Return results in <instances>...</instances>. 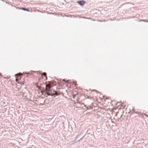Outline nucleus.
Returning <instances> with one entry per match:
<instances>
[{
    "mask_svg": "<svg viewBox=\"0 0 148 148\" xmlns=\"http://www.w3.org/2000/svg\"><path fill=\"white\" fill-rule=\"evenodd\" d=\"M46 93L48 95L53 96L55 94H56L57 92L51 89Z\"/></svg>",
    "mask_w": 148,
    "mask_h": 148,
    "instance_id": "obj_1",
    "label": "nucleus"
},
{
    "mask_svg": "<svg viewBox=\"0 0 148 148\" xmlns=\"http://www.w3.org/2000/svg\"><path fill=\"white\" fill-rule=\"evenodd\" d=\"M51 90V86L49 84H47L46 85L45 90L46 93Z\"/></svg>",
    "mask_w": 148,
    "mask_h": 148,
    "instance_id": "obj_2",
    "label": "nucleus"
},
{
    "mask_svg": "<svg viewBox=\"0 0 148 148\" xmlns=\"http://www.w3.org/2000/svg\"><path fill=\"white\" fill-rule=\"evenodd\" d=\"M77 3L80 4L81 5H83L85 3V2L84 1H77Z\"/></svg>",
    "mask_w": 148,
    "mask_h": 148,
    "instance_id": "obj_3",
    "label": "nucleus"
},
{
    "mask_svg": "<svg viewBox=\"0 0 148 148\" xmlns=\"http://www.w3.org/2000/svg\"><path fill=\"white\" fill-rule=\"evenodd\" d=\"M69 84L74 85L75 86H76L77 85L76 82H70Z\"/></svg>",
    "mask_w": 148,
    "mask_h": 148,
    "instance_id": "obj_4",
    "label": "nucleus"
},
{
    "mask_svg": "<svg viewBox=\"0 0 148 148\" xmlns=\"http://www.w3.org/2000/svg\"><path fill=\"white\" fill-rule=\"evenodd\" d=\"M21 9L22 10H24V11H29V10L25 8H22Z\"/></svg>",
    "mask_w": 148,
    "mask_h": 148,
    "instance_id": "obj_5",
    "label": "nucleus"
},
{
    "mask_svg": "<svg viewBox=\"0 0 148 148\" xmlns=\"http://www.w3.org/2000/svg\"><path fill=\"white\" fill-rule=\"evenodd\" d=\"M38 88V90H40V91H41V94L42 95H43V92H44V91H42V90L41 87L40 86Z\"/></svg>",
    "mask_w": 148,
    "mask_h": 148,
    "instance_id": "obj_6",
    "label": "nucleus"
},
{
    "mask_svg": "<svg viewBox=\"0 0 148 148\" xmlns=\"http://www.w3.org/2000/svg\"><path fill=\"white\" fill-rule=\"evenodd\" d=\"M38 88V90H40V91H41V94L42 95H43V92H44V91H42V90L41 87L40 86Z\"/></svg>",
    "mask_w": 148,
    "mask_h": 148,
    "instance_id": "obj_7",
    "label": "nucleus"
},
{
    "mask_svg": "<svg viewBox=\"0 0 148 148\" xmlns=\"http://www.w3.org/2000/svg\"><path fill=\"white\" fill-rule=\"evenodd\" d=\"M62 81L63 82H65L66 83H69L70 82H69V80L66 81V80L64 79H62Z\"/></svg>",
    "mask_w": 148,
    "mask_h": 148,
    "instance_id": "obj_8",
    "label": "nucleus"
},
{
    "mask_svg": "<svg viewBox=\"0 0 148 148\" xmlns=\"http://www.w3.org/2000/svg\"><path fill=\"white\" fill-rule=\"evenodd\" d=\"M42 75L45 76V77L46 79H47V76H46V73H45V72H44L43 73H42Z\"/></svg>",
    "mask_w": 148,
    "mask_h": 148,
    "instance_id": "obj_9",
    "label": "nucleus"
},
{
    "mask_svg": "<svg viewBox=\"0 0 148 148\" xmlns=\"http://www.w3.org/2000/svg\"><path fill=\"white\" fill-rule=\"evenodd\" d=\"M18 83L19 84H20L21 85H24V83H23V82H18Z\"/></svg>",
    "mask_w": 148,
    "mask_h": 148,
    "instance_id": "obj_10",
    "label": "nucleus"
},
{
    "mask_svg": "<svg viewBox=\"0 0 148 148\" xmlns=\"http://www.w3.org/2000/svg\"><path fill=\"white\" fill-rule=\"evenodd\" d=\"M36 86L38 88L40 86H39L38 85H37V84H36Z\"/></svg>",
    "mask_w": 148,
    "mask_h": 148,
    "instance_id": "obj_11",
    "label": "nucleus"
},
{
    "mask_svg": "<svg viewBox=\"0 0 148 148\" xmlns=\"http://www.w3.org/2000/svg\"><path fill=\"white\" fill-rule=\"evenodd\" d=\"M16 82H18V79H16Z\"/></svg>",
    "mask_w": 148,
    "mask_h": 148,
    "instance_id": "obj_12",
    "label": "nucleus"
},
{
    "mask_svg": "<svg viewBox=\"0 0 148 148\" xmlns=\"http://www.w3.org/2000/svg\"><path fill=\"white\" fill-rule=\"evenodd\" d=\"M22 75V74H20V73L19 74H18L17 75Z\"/></svg>",
    "mask_w": 148,
    "mask_h": 148,
    "instance_id": "obj_13",
    "label": "nucleus"
},
{
    "mask_svg": "<svg viewBox=\"0 0 148 148\" xmlns=\"http://www.w3.org/2000/svg\"><path fill=\"white\" fill-rule=\"evenodd\" d=\"M0 75L1 76V74H0Z\"/></svg>",
    "mask_w": 148,
    "mask_h": 148,
    "instance_id": "obj_14",
    "label": "nucleus"
}]
</instances>
